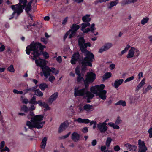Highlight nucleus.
Returning a JSON list of instances; mask_svg holds the SVG:
<instances>
[{
  "mask_svg": "<svg viewBox=\"0 0 152 152\" xmlns=\"http://www.w3.org/2000/svg\"><path fill=\"white\" fill-rule=\"evenodd\" d=\"M114 150L116 151H118L120 150V148L118 145H116L114 147Z\"/></svg>",
  "mask_w": 152,
  "mask_h": 152,
  "instance_id": "nucleus-63",
  "label": "nucleus"
},
{
  "mask_svg": "<svg viewBox=\"0 0 152 152\" xmlns=\"http://www.w3.org/2000/svg\"><path fill=\"white\" fill-rule=\"evenodd\" d=\"M58 95V94L57 92H56L52 95L49 98L48 100L49 102L52 104L55 100L56 99Z\"/></svg>",
  "mask_w": 152,
  "mask_h": 152,
  "instance_id": "nucleus-16",
  "label": "nucleus"
},
{
  "mask_svg": "<svg viewBox=\"0 0 152 152\" xmlns=\"http://www.w3.org/2000/svg\"><path fill=\"white\" fill-rule=\"evenodd\" d=\"M0 152H3L4 151H7L9 152L10 151V149L7 146H5L4 148H3L0 150Z\"/></svg>",
  "mask_w": 152,
  "mask_h": 152,
  "instance_id": "nucleus-57",
  "label": "nucleus"
},
{
  "mask_svg": "<svg viewBox=\"0 0 152 152\" xmlns=\"http://www.w3.org/2000/svg\"><path fill=\"white\" fill-rule=\"evenodd\" d=\"M121 118L119 116H118L115 121V124L117 125H118L121 123Z\"/></svg>",
  "mask_w": 152,
  "mask_h": 152,
  "instance_id": "nucleus-52",
  "label": "nucleus"
},
{
  "mask_svg": "<svg viewBox=\"0 0 152 152\" xmlns=\"http://www.w3.org/2000/svg\"><path fill=\"white\" fill-rule=\"evenodd\" d=\"M80 56L78 52L77 51L75 53L72 55L71 57L70 62L72 64H75L77 61H81V58L80 57Z\"/></svg>",
  "mask_w": 152,
  "mask_h": 152,
  "instance_id": "nucleus-6",
  "label": "nucleus"
},
{
  "mask_svg": "<svg viewBox=\"0 0 152 152\" xmlns=\"http://www.w3.org/2000/svg\"><path fill=\"white\" fill-rule=\"evenodd\" d=\"M71 33L69 35V38H71L73 37V36L75 35V34H76L75 32L72 31L71 30Z\"/></svg>",
  "mask_w": 152,
  "mask_h": 152,
  "instance_id": "nucleus-59",
  "label": "nucleus"
},
{
  "mask_svg": "<svg viewBox=\"0 0 152 152\" xmlns=\"http://www.w3.org/2000/svg\"><path fill=\"white\" fill-rule=\"evenodd\" d=\"M125 146L128 148L129 150L131 151H135L137 148V147L135 145H133L128 143L126 144Z\"/></svg>",
  "mask_w": 152,
  "mask_h": 152,
  "instance_id": "nucleus-19",
  "label": "nucleus"
},
{
  "mask_svg": "<svg viewBox=\"0 0 152 152\" xmlns=\"http://www.w3.org/2000/svg\"><path fill=\"white\" fill-rule=\"evenodd\" d=\"M39 106L43 107L45 109H44V112L47 110H50L51 109V107L49 106L48 104L45 102H42V101L39 104Z\"/></svg>",
  "mask_w": 152,
  "mask_h": 152,
  "instance_id": "nucleus-17",
  "label": "nucleus"
},
{
  "mask_svg": "<svg viewBox=\"0 0 152 152\" xmlns=\"http://www.w3.org/2000/svg\"><path fill=\"white\" fill-rule=\"evenodd\" d=\"M11 8L13 11V12L11 15V17L9 18V20H11L14 18L16 14V16L15 19H17V17L23 12V9L25 8L23 6L20 5V4H18L15 5H12L11 6Z\"/></svg>",
  "mask_w": 152,
  "mask_h": 152,
  "instance_id": "nucleus-4",
  "label": "nucleus"
},
{
  "mask_svg": "<svg viewBox=\"0 0 152 152\" xmlns=\"http://www.w3.org/2000/svg\"><path fill=\"white\" fill-rule=\"evenodd\" d=\"M136 99L133 96H131L129 99V102L130 104L134 103L136 102Z\"/></svg>",
  "mask_w": 152,
  "mask_h": 152,
  "instance_id": "nucleus-46",
  "label": "nucleus"
},
{
  "mask_svg": "<svg viewBox=\"0 0 152 152\" xmlns=\"http://www.w3.org/2000/svg\"><path fill=\"white\" fill-rule=\"evenodd\" d=\"M152 89V86L151 85H148L147 87L143 91V93L144 94L146 93L148 91Z\"/></svg>",
  "mask_w": 152,
  "mask_h": 152,
  "instance_id": "nucleus-45",
  "label": "nucleus"
},
{
  "mask_svg": "<svg viewBox=\"0 0 152 152\" xmlns=\"http://www.w3.org/2000/svg\"><path fill=\"white\" fill-rule=\"evenodd\" d=\"M96 86L97 87V89L98 91H102L104 90V89L105 87V86L103 84H101L100 85H96Z\"/></svg>",
  "mask_w": 152,
  "mask_h": 152,
  "instance_id": "nucleus-40",
  "label": "nucleus"
},
{
  "mask_svg": "<svg viewBox=\"0 0 152 152\" xmlns=\"http://www.w3.org/2000/svg\"><path fill=\"white\" fill-rule=\"evenodd\" d=\"M48 87V85L44 83H42L39 85V88L42 90H45Z\"/></svg>",
  "mask_w": 152,
  "mask_h": 152,
  "instance_id": "nucleus-33",
  "label": "nucleus"
},
{
  "mask_svg": "<svg viewBox=\"0 0 152 152\" xmlns=\"http://www.w3.org/2000/svg\"><path fill=\"white\" fill-rule=\"evenodd\" d=\"M112 139L110 137H108L106 142V145L108 147L110 146Z\"/></svg>",
  "mask_w": 152,
  "mask_h": 152,
  "instance_id": "nucleus-48",
  "label": "nucleus"
},
{
  "mask_svg": "<svg viewBox=\"0 0 152 152\" xmlns=\"http://www.w3.org/2000/svg\"><path fill=\"white\" fill-rule=\"evenodd\" d=\"M90 90L91 91L90 92H91V93H92L93 94H96V95L98 92L96 86H92L91 87Z\"/></svg>",
  "mask_w": 152,
  "mask_h": 152,
  "instance_id": "nucleus-34",
  "label": "nucleus"
},
{
  "mask_svg": "<svg viewBox=\"0 0 152 152\" xmlns=\"http://www.w3.org/2000/svg\"><path fill=\"white\" fill-rule=\"evenodd\" d=\"M87 23H83L82 24V27L81 30H83L84 28L87 26H89L90 25V23L88 22H86Z\"/></svg>",
  "mask_w": 152,
  "mask_h": 152,
  "instance_id": "nucleus-44",
  "label": "nucleus"
},
{
  "mask_svg": "<svg viewBox=\"0 0 152 152\" xmlns=\"http://www.w3.org/2000/svg\"><path fill=\"white\" fill-rule=\"evenodd\" d=\"M45 123V121H40L38 123H37L36 124L37 126H39L38 128H37V129H41L43 127V125Z\"/></svg>",
  "mask_w": 152,
  "mask_h": 152,
  "instance_id": "nucleus-41",
  "label": "nucleus"
},
{
  "mask_svg": "<svg viewBox=\"0 0 152 152\" xmlns=\"http://www.w3.org/2000/svg\"><path fill=\"white\" fill-rule=\"evenodd\" d=\"M31 122L29 121H28L26 122V125L30 129H31L33 128H37L39 127V126H36L35 123L32 120V118H31Z\"/></svg>",
  "mask_w": 152,
  "mask_h": 152,
  "instance_id": "nucleus-14",
  "label": "nucleus"
},
{
  "mask_svg": "<svg viewBox=\"0 0 152 152\" xmlns=\"http://www.w3.org/2000/svg\"><path fill=\"white\" fill-rule=\"evenodd\" d=\"M80 26L76 24H73L71 27V30H72L75 32L79 28Z\"/></svg>",
  "mask_w": 152,
  "mask_h": 152,
  "instance_id": "nucleus-36",
  "label": "nucleus"
},
{
  "mask_svg": "<svg viewBox=\"0 0 152 152\" xmlns=\"http://www.w3.org/2000/svg\"><path fill=\"white\" fill-rule=\"evenodd\" d=\"M78 77L77 78V83H81L83 81V80H85L83 78V74H82L81 75H77Z\"/></svg>",
  "mask_w": 152,
  "mask_h": 152,
  "instance_id": "nucleus-32",
  "label": "nucleus"
},
{
  "mask_svg": "<svg viewBox=\"0 0 152 152\" xmlns=\"http://www.w3.org/2000/svg\"><path fill=\"white\" fill-rule=\"evenodd\" d=\"M148 132L149 134V137L150 138H152V127L150 128L148 131Z\"/></svg>",
  "mask_w": 152,
  "mask_h": 152,
  "instance_id": "nucleus-60",
  "label": "nucleus"
},
{
  "mask_svg": "<svg viewBox=\"0 0 152 152\" xmlns=\"http://www.w3.org/2000/svg\"><path fill=\"white\" fill-rule=\"evenodd\" d=\"M41 40L42 42L45 44H46L48 43L47 40L44 37H41Z\"/></svg>",
  "mask_w": 152,
  "mask_h": 152,
  "instance_id": "nucleus-62",
  "label": "nucleus"
},
{
  "mask_svg": "<svg viewBox=\"0 0 152 152\" xmlns=\"http://www.w3.org/2000/svg\"><path fill=\"white\" fill-rule=\"evenodd\" d=\"M82 131L84 133H87L88 131V128L87 127H84L82 128Z\"/></svg>",
  "mask_w": 152,
  "mask_h": 152,
  "instance_id": "nucleus-58",
  "label": "nucleus"
},
{
  "mask_svg": "<svg viewBox=\"0 0 152 152\" xmlns=\"http://www.w3.org/2000/svg\"><path fill=\"white\" fill-rule=\"evenodd\" d=\"M134 78V76H132L129 77H128L124 81L125 83H126L128 82H129L131 80H133Z\"/></svg>",
  "mask_w": 152,
  "mask_h": 152,
  "instance_id": "nucleus-53",
  "label": "nucleus"
},
{
  "mask_svg": "<svg viewBox=\"0 0 152 152\" xmlns=\"http://www.w3.org/2000/svg\"><path fill=\"white\" fill-rule=\"evenodd\" d=\"M124 81V80L121 79L116 80L114 82V87L115 88H118Z\"/></svg>",
  "mask_w": 152,
  "mask_h": 152,
  "instance_id": "nucleus-21",
  "label": "nucleus"
},
{
  "mask_svg": "<svg viewBox=\"0 0 152 152\" xmlns=\"http://www.w3.org/2000/svg\"><path fill=\"white\" fill-rule=\"evenodd\" d=\"M70 31H71V30H69L66 33V34L64 36V38H63V39L64 41L66 39V38H67V36L69 34Z\"/></svg>",
  "mask_w": 152,
  "mask_h": 152,
  "instance_id": "nucleus-56",
  "label": "nucleus"
},
{
  "mask_svg": "<svg viewBox=\"0 0 152 152\" xmlns=\"http://www.w3.org/2000/svg\"><path fill=\"white\" fill-rule=\"evenodd\" d=\"M112 46L113 44L112 43H106L104 46L99 50V52L101 53L104 51H106L110 48Z\"/></svg>",
  "mask_w": 152,
  "mask_h": 152,
  "instance_id": "nucleus-12",
  "label": "nucleus"
},
{
  "mask_svg": "<svg viewBox=\"0 0 152 152\" xmlns=\"http://www.w3.org/2000/svg\"><path fill=\"white\" fill-rule=\"evenodd\" d=\"M119 0H116L114 1H111L109 5L108 6V8L110 9H111L114 6H116L118 3Z\"/></svg>",
  "mask_w": 152,
  "mask_h": 152,
  "instance_id": "nucleus-28",
  "label": "nucleus"
},
{
  "mask_svg": "<svg viewBox=\"0 0 152 152\" xmlns=\"http://www.w3.org/2000/svg\"><path fill=\"white\" fill-rule=\"evenodd\" d=\"M71 139L75 142L78 141L80 139V135L78 133L74 132L71 135Z\"/></svg>",
  "mask_w": 152,
  "mask_h": 152,
  "instance_id": "nucleus-15",
  "label": "nucleus"
},
{
  "mask_svg": "<svg viewBox=\"0 0 152 152\" xmlns=\"http://www.w3.org/2000/svg\"><path fill=\"white\" fill-rule=\"evenodd\" d=\"M27 3V0H19V3L18 4H20V5L23 6L24 8H25L26 7Z\"/></svg>",
  "mask_w": 152,
  "mask_h": 152,
  "instance_id": "nucleus-42",
  "label": "nucleus"
},
{
  "mask_svg": "<svg viewBox=\"0 0 152 152\" xmlns=\"http://www.w3.org/2000/svg\"><path fill=\"white\" fill-rule=\"evenodd\" d=\"M137 0H123L121 3V6H123L124 5L129 4L132 3L136 2Z\"/></svg>",
  "mask_w": 152,
  "mask_h": 152,
  "instance_id": "nucleus-23",
  "label": "nucleus"
},
{
  "mask_svg": "<svg viewBox=\"0 0 152 152\" xmlns=\"http://www.w3.org/2000/svg\"><path fill=\"white\" fill-rule=\"evenodd\" d=\"M5 145V142L4 141H2L0 143V150L2 149Z\"/></svg>",
  "mask_w": 152,
  "mask_h": 152,
  "instance_id": "nucleus-64",
  "label": "nucleus"
},
{
  "mask_svg": "<svg viewBox=\"0 0 152 152\" xmlns=\"http://www.w3.org/2000/svg\"><path fill=\"white\" fill-rule=\"evenodd\" d=\"M25 10L27 14L29 13V12L31 11V10L32 9L31 7L27 5L26 4V7H25Z\"/></svg>",
  "mask_w": 152,
  "mask_h": 152,
  "instance_id": "nucleus-47",
  "label": "nucleus"
},
{
  "mask_svg": "<svg viewBox=\"0 0 152 152\" xmlns=\"http://www.w3.org/2000/svg\"><path fill=\"white\" fill-rule=\"evenodd\" d=\"M33 89L31 88L26 89L23 90L24 93L23 95H25L26 94L28 93L29 91H31L33 90Z\"/></svg>",
  "mask_w": 152,
  "mask_h": 152,
  "instance_id": "nucleus-54",
  "label": "nucleus"
},
{
  "mask_svg": "<svg viewBox=\"0 0 152 152\" xmlns=\"http://www.w3.org/2000/svg\"><path fill=\"white\" fill-rule=\"evenodd\" d=\"M75 121H77L79 123L88 124L90 123V125H92L94 123V121H91L90 122V120L88 119H82L81 118H79L75 120Z\"/></svg>",
  "mask_w": 152,
  "mask_h": 152,
  "instance_id": "nucleus-10",
  "label": "nucleus"
},
{
  "mask_svg": "<svg viewBox=\"0 0 152 152\" xmlns=\"http://www.w3.org/2000/svg\"><path fill=\"white\" fill-rule=\"evenodd\" d=\"M149 20V18L148 17H145L141 21L142 24L143 25H145V23H147Z\"/></svg>",
  "mask_w": 152,
  "mask_h": 152,
  "instance_id": "nucleus-43",
  "label": "nucleus"
},
{
  "mask_svg": "<svg viewBox=\"0 0 152 152\" xmlns=\"http://www.w3.org/2000/svg\"><path fill=\"white\" fill-rule=\"evenodd\" d=\"M45 47L41 45L40 43H31L26 48V51L28 55H29L30 52L33 51L32 54L34 56V58L36 60L37 58L41 54H42L45 59H48L49 56L46 52H44V48Z\"/></svg>",
  "mask_w": 152,
  "mask_h": 152,
  "instance_id": "nucleus-1",
  "label": "nucleus"
},
{
  "mask_svg": "<svg viewBox=\"0 0 152 152\" xmlns=\"http://www.w3.org/2000/svg\"><path fill=\"white\" fill-rule=\"evenodd\" d=\"M112 76L111 72H107L105 73L102 76V79L103 80H105L110 78Z\"/></svg>",
  "mask_w": 152,
  "mask_h": 152,
  "instance_id": "nucleus-30",
  "label": "nucleus"
},
{
  "mask_svg": "<svg viewBox=\"0 0 152 152\" xmlns=\"http://www.w3.org/2000/svg\"><path fill=\"white\" fill-rule=\"evenodd\" d=\"M34 92V94L39 97H41L43 96V94L42 92L39 89L36 90Z\"/></svg>",
  "mask_w": 152,
  "mask_h": 152,
  "instance_id": "nucleus-39",
  "label": "nucleus"
},
{
  "mask_svg": "<svg viewBox=\"0 0 152 152\" xmlns=\"http://www.w3.org/2000/svg\"><path fill=\"white\" fill-rule=\"evenodd\" d=\"M78 45L79 47L81 46V48H83V45L84 44L85 40L83 37H80L78 40Z\"/></svg>",
  "mask_w": 152,
  "mask_h": 152,
  "instance_id": "nucleus-31",
  "label": "nucleus"
},
{
  "mask_svg": "<svg viewBox=\"0 0 152 152\" xmlns=\"http://www.w3.org/2000/svg\"><path fill=\"white\" fill-rule=\"evenodd\" d=\"M41 100H39L38 101H36V97L34 96H33L31 99L30 100L29 102V103L31 104H39L40 103Z\"/></svg>",
  "mask_w": 152,
  "mask_h": 152,
  "instance_id": "nucleus-22",
  "label": "nucleus"
},
{
  "mask_svg": "<svg viewBox=\"0 0 152 152\" xmlns=\"http://www.w3.org/2000/svg\"><path fill=\"white\" fill-rule=\"evenodd\" d=\"M145 84V79L143 78L140 83L137 86L136 90L138 91Z\"/></svg>",
  "mask_w": 152,
  "mask_h": 152,
  "instance_id": "nucleus-24",
  "label": "nucleus"
},
{
  "mask_svg": "<svg viewBox=\"0 0 152 152\" xmlns=\"http://www.w3.org/2000/svg\"><path fill=\"white\" fill-rule=\"evenodd\" d=\"M5 48V46L4 45H2L0 47V52L4 51Z\"/></svg>",
  "mask_w": 152,
  "mask_h": 152,
  "instance_id": "nucleus-61",
  "label": "nucleus"
},
{
  "mask_svg": "<svg viewBox=\"0 0 152 152\" xmlns=\"http://www.w3.org/2000/svg\"><path fill=\"white\" fill-rule=\"evenodd\" d=\"M75 74L77 75H81L82 74L80 73V68L79 66H77L75 69Z\"/></svg>",
  "mask_w": 152,
  "mask_h": 152,
  "instance_id": "nucleus-51",
  "label": "nucleus"
},
{
  "mask_svg": "<svg viewBox=\"0 0 152 152\" xmlns=\"http://www.w3.org/2000/svg\"><path fill=\"white\" fill-rule=\"evenodd\" d=\"M45 115L44 114L36 115L32 118V120L36 124L40 121L43 120Z\"/></svg>",
  "mask_w": 152,
  "mask_h": 152,
  "instance_id": "nucleus-11",
  "label": "nucleus"
},
{
  "mask_svg": "<svg viewBox=\"0 0 152 152\" xmlns=\"http://www.w3.org/2000/svg\"><path fill=\"white\" fill-rule=\"evenodd\" d=\"M106 93L107 91L105 90L100 91L98 92L96 96H98L101 99L104 100L107 97Z\"/></svg>",
  "mask_w": 152,
  "mask_h": 152,
  "instance_id": "nucleus-13",
  "label": "nucleus"
},
{
  "mask_svg": "<svg viewBox=\"0 0 152 152\" xmlns=\"http://www.w3.org/2000/svg\"><path fill=\"white\" fill-rule=\"evenodd\" d=\"M138 152H146L147 148L144 141L139 139L138 141Z\"/></svg>",
  "mask_w": 152,
  "mask_h": 152,
  "instance_id": "nucleus-9",
  "label": "nucleus"
},
{
  "mask_svg": "<svg viewBox=\"0 0 152 152\" xmlns=\"http://www.w3.org/2000/svg\"><path fill=\"white\" fill-rule=\"evenodd\" d=\"M84 53L85 57L82 60L81 62L82 71L86 70L87 66H92V62L93 61V59H94V55L88 50H86V52Z\"/></svg>",
  "mask_w": 152,
  "mask_h": 152,
  "instance_id": "nucleus-2",
  "label": "nucleus"
},
{
  "mask_svg": "<svg viewBox=\"0 0 152 152\" xmlns=\"http://www.w3.org/2000/svg\"><path fill=\"white\" fill-rule=\"evenodd\" d=\"M85 95H86L85 96V98L86 97L91 99H92V98L95 96L94 94L91 93L90 91H88L87 90H86Z\"/></svg>",
  "mask_w": 152,
  "mask_h": 152,
  "instance_id": "nucleus-27",
  "label": "nucleus"
},
{
  "mask_svg": "<svg viewBox=\"0 0 152 152\" xmlns=\"http://www.w3.org/2000/svg\"><path fill=\"white\" fill-rule=\"evenodd\" d=\"M47 138L46 137H45L42 139L40 145L41 148L42 149H44L45 148L47 143Z\"/></svg>",
  "mask_w": 152,
  "mask_h": 152,
  "instance_id": "nucleus-25",
  "label": "nucleus"
},
{
  "mask_svg": "<svg viewBox=\"0 0 152 152\" xmlns=\"http://www.w3.org/2000/svg\"><path fill=\"white\" fill-rule=\"evenodd\" d=\"M8 71L11 72H14L15 71V69L12 65H11L7 69Z\"/></svg>",
  "mask_w": 152,
  "mask_h": 152,
  "instance_id": "nucleus-49",
  "label": "nucleus"
},
{
  "mask_svg": "<svg viewBox=\"0 0 152 152\" xmlns=\"http://www.w3.org/2000/svg\"><path fill=\"white\" fill-rule=\"evenodd\" d=\"M22 110L24 112L26 113L29 110L28 108L25 105H23L21 107Z\"/></svg>",
  "mask_w": 152,
  "mask_h": 152,
  "instance_id": "nucleus-50",
  "label": "nucleus"
},
{
  "mask_svg": "<svg viewBox=\"0 0 152 152\" xmlns=\"http://www.w3.org/2000/svg\"><path fill=\"white\" fill-rule=\"evenodd\" d=\"M68 125L69 124L68 123H66L65 122H64L61 123L58 129V133H60L63 131L64 130H65V129L67 127H68Z\"/></svg>",
  "mask_w": 152,
  "mask_h": 152,
  "instance_id": "nucleus-18",
  "label": "nucleus"
},
{
  "mask_svg": "<svg viewBox=\"0 0 152 152\" xmlns=\"http://www.w3.org/2000/svg\"><path fill=\"white\" fill-rule=\"evenodd\" d=\"M107 124L105 122H99L97 125L98 129L101 133H104L107 130Z\"/></svg>",
  "mask_w": 152,
  "mask_h": 152,
  "instance_id": "nucleus-8",
  "label": "nucleus"
},
{
  "mask_svg": "<svg viewBox=\"0 0 152 152\" xmlns=\"http://www.w3.org/2000/svg\"><path fill=\"white\" fill-rule=\"evenodd\" d=\"M39 59L41 61H38L37 60H36L35 61V63L37 66L41 67L44 77L46 78H47L48 76L50 75L51 72L53 73H54L56 69L54 67H52L50 69L48 66L43 65V64L45 60L40 58Z\"/></svg>",
  "mask_w": 152,
  "mask_h": 152,
  "instance_id": "nucleus-3",
  "label": "nucleus"
},
{
  "mask_svg": "<svg viewBox=\"0 0 152 152\" xmlns=\"http://www.w3.org/2000/svg\"><path fill=\"white\" fill-rule=\"evenodd\" d=\"M55 79V77L53 76H51L49 77L48 80L51 83H53Z\"/></svg>",
  "mask_w": 152,
  "mask_h": 152,
  "instance_id": "nucleus-55",
  "label": "nucleus"
},
{
  "mask_svg": "<svg viewBox=\"0 0 152 152\" xmlns=\"http://www.w3.org/2000/svg\"><path fill=\"white\" fill-rule=\"evenodd\" d=\"M115 105H121L124 107L126 105V103L125 101L122 100H120L117 102V103H115Z\"/></svg>",
  "mask_w": 152,
  "mask_h": 152,
  "instance_id": "nucleus-35",
  "label": "nucleus"
},
{
  "mask_svg": "<svg viewBox=\"0 0 152 152\" xmlns=\"http://www.w3.org/2000/svg\"><path fill=\"white\" fill-rule=\"evenodd\" d=\"M88 88H83L79 89L78 88L75 89V92L74 95L75 97L78 96H83L85 95L86 90Z\"/></svg>",
  "mask_w": 152,
  "mask_h": 152,
  "instance_id": "nucleus-7",
  "label": "nucleus"
},
{
  "mask_svg": "<svg viewBox=\"0 0 152 152\" xmlns=\"http://www.w3.org/2000/svg\"><path fill=\"white\" fill-rule=\"evenodd\" d=\"M90 15L87 14L82 17V19L84 22H88L91 21V19L89 18Z\"/></svg>",
  "mask_w": 152,
  "mask_h": 152,
  "instance_id": "nucleus-29",
  "label": "nucleus"
},
{
  "mask_svg": "<svg viewBox=\"0 0 152 152\" xmlns=\"http://www.w3.org/2000/svg\"><path fill=\"white\" fill-rule=\"evenodd\" d=\"M135 50V49L133 47H131V49L129 50L128 54L127 55V58H131L133 57Z\"/></svg>",
  "mask_w": 152,
  "mask_h": 152,
  "instance_id": "nucleus-20",
  "label": "nucleus"
},
{
  "mask_svg": "<svg viewBox=\"0 0 152 152\" xmlns=\"http://www.w3.org/2000/svg\"><path fill=\"white\" fill-rule=\"evenodd\" d=\"M84 110L88 111H91L93 110V106L92 105L89 104H86L83 106Z\"/></svg>",
  "mask_w": 152,
  "mask_h": 152,
  "instance_id": "nucleus-26",
  "label": "nucleus"
},
{
  "mask_svg": "<svg viewBox=\"0 0 152 152\" xmlns=\"http://www.w3.org/2000/svg\"><path fill=\"white\" fill-rule=\"evenodd\" d=\"M87 45L86 43L84 44L83 45V48H81V46L80 47V49L82 52L84 53L86 52V50H88L86 49L87 48Z\"/></svg>",
  "mask_w": 152,
  "mask_h": 152,
  "instance_id": "nucleus-37",
  "label": "nucleus"
},
{
  "mask_svg": "<svg viewBox=\"0 0 152 152\" xmlns=\"http://www.w3.org/2000/svg\"><path fill=\"white\" fill-rule=\"evenodd\" d=\"M108 125L110 126L113 127L114 129H118L120 128L119 126L118 125H115L112 122L108 123Z\"/></svg>",
  "mask_w": 152,
  "mask_h": 152,
  "instance_id": "nucleus-38",
  "label": "nucleus"
},
{
  "mask_svg": "<svg viewBox=\"0 0 152 152\" xmlns=\"http://www.w3.org/2000/svg\"><path fill=\"white\" fill-rule=\"evenodd\" d=\"M96 78V75L94 72H88L86 75V78L84 80L85 87L88 88L89 84L94 81Z\"/></svg>",
  "mask_w": 152,
  "mask_h": 152,
  "instance_id": "nucleus-5",
  "label": "nucleus"
}]
</instances>
